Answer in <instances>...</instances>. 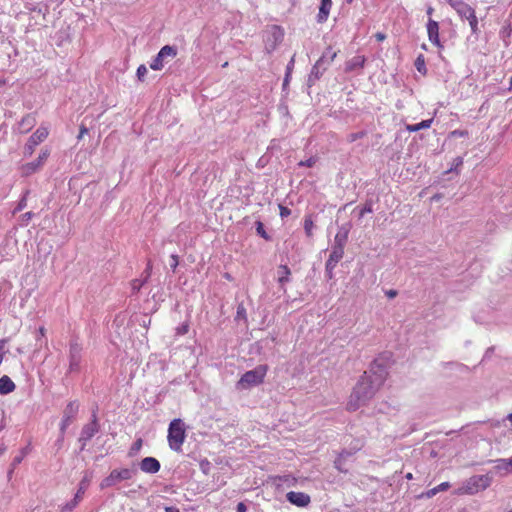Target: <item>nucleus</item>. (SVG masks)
<instances>
[{
	"label": "nucleus",
	"mask_w": 512,
	"mask_h": 512,
	"mask_svg": "<svg viewBox=\"0 0 512 512\" xmlns=\"http://www.w3.org/2000/svg\"><path fill=\"white\" fill-rule=\"evenodd\" d=\"M388 375L387 365L382 358L373 361L368 371H365L354 387L347 408L356 411L365 405L383 385Z\"/></svg>",
	"instance_id": "nucleus-1"
},
{
	"label": "nucleus",
	"mask_w": 512,
	"mask_h": 512,
	"mask_svg": "<svg viewBox=\"0 0 512 512\" xmlns=\"http://www.w3.org/2000/svg\"><path fill=\"white\" fill-rule=\"evenodd\" d=\"M186 439L185 424L180 418L173 419L168 427L167 440L171 450L182 451V445Z\"/></svg>",
	"instance_id": "nucleus-2"
},
{
	"label": "nucleus",
	"mask_w": 512,
	"mask_h": 512,
	"mask_svg": "<svg viewBox=\"0 0 512 512\" xmlns=\"http://www.w3.org/2000/svg\"><path fill=\"white\" fill-rule=\"evenodd\" d=\"M266 373V365H258L253 370L245 372L236 384L237 389L246 390L261 384Z\"/></svg>",
	"instance_id": "nucleus-3"
},
{
	"label": "nucleus",
	"mask_w": 512,
	"mask_h": 512,
	"mask_svg": "<svg viewBox=\"0 0 512 512\" xmlns=\"http://www.w3.org/2000/svg\"><path fill=\"white\" fill-rule=\"evenodd\" d=\"M491 484V477L486 475H475L469 478L456 493L459 495L468 494L473 495L480 490L486 489Z\"/></svg>",
	"instance_id": "nucleus-4"
},
{
	"label": "nucleus",
	"mask_w": 512,
	"mask_h": 512,
	"mask_svg": "<svg viewBox=\"0 0 512 512\" xmlns=\"http://www.w3.org/2000/svg\"><path fill=\"white\" fill-rule=\"evenodd\" d=\"M137 473L136 469L122 468V469H114L110 472V474L105 477L100 487L102 489L116 486L122 481L130 480Z\"/></svg>",
	"instance_id": "nucleus-5"
},
{
	"label": "nucleus",
	"mask_w": 512,
	"mask_h": 512,
	"mask_svg": "<svg viewBox=\"0 0 512 512\" xmlns=\"http://www.w3.org/2000/svg\"><path fill=\"white\" fill-rule=\"evenodd\" d=\"M99 430L100 424L98 422L96 412H93L91 421L83 426L78 439L79 443H81V451L85 449L87 442L90 441L94 435L99 432Z\"/></svg>",
	"instance_id": "nucleus-6"
},
{
	"label": "nucleus",
	"mask_w": 512,
	"mask_h": 512,
	"mask_svg": "<svg viewBox=\"0 0 512 512\" xmlns=\"http://www.w3.org/2000/svg\"><path fill=\"white\" fill-rule=\"evenodd\" d=\"M177 55V49L174 46H163L158 54L150 63V68L153 70H161L164 67V62L167 58H174Z\"/></svg>",
	"instance_id": "nucleus-7"
},
{
	"label": "nucleus",
	"mask_w": 512,
	"mask_h": 512,
	"mask_svg": "<svg viewBox=\"0 0 512 512\" xmlns=\"http://www.w3.org/2000/svg\"><path fill=\"white\" fill-rule=\"evenodd\" d=\"M328 67L329 61H326L325 57H320L311 69L307 79V86L311 88L316 83V81L321 78Z\"/></svg>",
	"instance_id": "nucleus-8"
},
{
	"label": "nucleus",
	"mask_w": 512,
	"mask_h": 512,
	"mask_svg": "<svg viewBox=\"0 0 512 512\" xmlns=\"http://www.w3.org/2000/svg\"><path fill=\"white\" fill-rule=\"evenodd\" d=\"M81 346L76 342H71L69 347V372H78L81 362Z\"/></svg>",
	"instance_id": "nucleus-9"
},
{
	"label": "nucleus",
	"mask_w": 512,
	"mask_h": 512,
	"mask_svg": "<svg viewBox=\"0 0 512 512\" xmlns=\"http://www.w3.org/2000/svg\"><path fill=\"white\" fill-rule=\"evenodd\" d=\"M48 136V130L44 127H39L28 139L25 145V154H32L34 148L44 141Z\"/></svg>",
	"instance_id": "nucleus-10"
},
{
	"label": "nucleus",
	"mask_w": 512,
	"mask_h": 512,
	"mask_svg": "<svg viewBox=\"0 0 512 512\" xmlns=\"http://www.w3.org/2000/svg\"><path fill=\"white\" fill-rule=\"evenodd\" d=\"M48 156H49V150L48 149L42 150L40 152L38 158L35 161L29 162V163H26L25 165H23V167H22L23 174L28 176V175H31L32 173L36 172L44 164V162L47 160Z\"/></svg>",
	"instance_id": "nucleus-11"
},
{
	"label": "nucleus",
	"mask_w": 512,
	"mask_h": 512,
	"mask_svg": "<svg viewBox=\"0 0 512 512\" xmlns=\"http://www.w3.org/2000/svg\"><path fill=\"white\" fill-rule=\"evenodd\" d=\"M287 500L297 506V507H306L310 503V496L304 492H288L286 494Z\"/></svg>",
	"instance_id": "nucleus-12"
},
{
	"label": "nucleus",
	"mask_w": 512,
	"mask_h": 512,
	"mask_svg": "<svg viewBox=\"0 0 512 512\" xmlns=\"http://www.w3.org/2000/svg\"><path fill=\"white\" fill-rule=\"evenodd\" d=\"M427 34L428 39L432 44L436 45L438 48L443 47L439 39V24L431 18H429L427 22Z\"/></svg>",
	"instance_id": "nucleus-13"
},
{
	"label": "nucleus",
	"mask_w": 512,
	"mask_h": 512,
	"mask_svg": "<svg viewBox=\"0 0 512 512\" xmlns=\"http://www.w3.org/2000/svg\"><path fill=\"white\" fill-rule=\"evenodd\" d=\"M160 468V462L154 457H145L140 462V469L145 473L155 474Z\"/></svg>",
	"instance_id": "nucleus-14"
},
{
	"label": "nucleus",
	"mask_w": 512,
	"mask_h": 512,
	"mask_svg": "<svg viewBox=\"0 0 512 512\" xmlns=\"http://www.w3.org/2000/svg\"><path fill=\"white\" fill-rule=\"evenodd\" d=\"M491 462L495 463L493 470L495 473L500 475H507L512 473V458L510 459H496L491 460Z\"/></svg>",
	"instance_id": "nucleus-15"
},
{
	"label": "nucleus",
	"mask_w": 512,
	"mask_h": 512,
	"mask_svg": "<svg viewBox=\"0 0 512 512\" xmlns=\"http://www.w3.org/2000/svg\"><path fill=\"white\" fill-rule=\"evenodd\" d=\"M452 8L462 19H468V17L475 12L474 9L463 0H458L452 3Z\"/></svg>",
	"instance_id": "nucleus-16"
},
{
	"label": "nucleus",
	"mask_w": 512,
	"mask_h": 512,
	"mask_svg": "<svg viewBox=\"0 0 512 512\" xmlns=\"http://www.w3.org/2000/svg\"><path fill=\"white\" fill-rule=\"evenodd\" d=\"M78 410L79 405L76 401L69 402L63 411L62 419L65 420L66 422L72 423L76 418Z\"/></svg>",
	"instance_id": "nucleus-17"
},
{
	"label": "nucleus",
	"mask_w": 512,
	"mask_h": 512,
	"mask_svg": "<svg viewBox=\"0 0 512 512\" xmlns=\"http://www.w3.org/2000/svg\"><path fill=\"white\" fill-rule=\"evenodd\" d=\"M353 456V452L343 450L334 461L335 468L342 473H347L348 469L345 467L346 461Z\"/></svg>",
	"instance_id": "nucleus-18"
},
{
	"label": "nucleus",
	"mask_w": 512,
	"mask_h": 512,
	"mask_svg": "<svg viewBox=\"0 0 512 512\" xmlns=\"http://www.w3.org/2000/svg\"><path fill=\"white\" fill-rule=\"evenodd\" d=\"M331 7L332 0H321L319 13L317 15V21L319 23H324L325 21H327Z\"/></svg>",
	"instance_id": "nucleus-19"
},
{
	"label": "nucleus",
	"mask_w": 512,
	"mask_h": 512,
	"mask_svg": "<svg viewBox=\"0 0 512 512\" xmlns=\"http://www.w3.org/2000/svg\"><path fill=\"white\" fill-rule=\"evenodd\" d=\"M365 57L361 55L354 56L346 63L345 71L351 72L358 68H363L365 64Z\"/></svg>",
	"instance_id": "nucleus-20"
},
{
	"label": "nucleus",
	"mask_w": 512,
	"mask_h": 512,
	"mask_svg": "<svg viewBox=\"0 0 512 512\" xmlns=\"http://www.w3.org/2000/svg\"><path fill=\"white\" fill-rule=\"evenodd\" d=\"M343 255V250L332 248L329 258L326 261L329 269H335L337 263L343 258Z\"/></svg>",
	"instance_id": "nucleus-21"
},
{
	"label": "nucleus",
	"mask_w": 512,
	"mask_h": 512,
	"mask_svg": "<svg viewBox=\"0 0 512 512\" xmlns=\"http://www.w3.org/2000/svg\"><path fill=\"white\" fill-rule=\"evenodd\" d=\"M15 390L14 382L6 375L0 378V394L6 395Z\"/></svg>",
	"instance_id": "nucleus-22"
},
{
	"label": "nucleus",
	"mask_w": 512,
	"mask_h": 512,
	"mask_svg": "<svg viewBox=\"0 0 512 512\" xmlns=\"http://www.w3.org/2000/svg\"><path fill=\"white\" fill-rule=\"evenodd\" d=\"M277 273H278V282L281 287H283L284 284L290 282L291 270L287 265H280L278 267Z\"/></svg>",
	"instance_id": "nucleus-23"
},
{
	"label": "nucleus",
	"mask_w": 512,
	"mask_h": 512,
	"mask_svg": "<svg viewBox=\"0 0 512 512\" xmlns=\"http://www.w3.org/2000/svg\"><path fill=\"white\" fill-rule=\"evenodd\" d=\"M348 239V231L341 232L339 231L334 238V244L332 248L340 249L344 251L345 244Z\"/></svg>",
	"instance_id": "nucleus-24"
},
{
	"label": "nucleus",
	"mask_w": 512,
	"mask_h": 512,
	"mask_svg": "<svg viewBox=\"0 0 512 512\" xmlns=\"http://www.w3.org/2000/svg\"><path fill=\"white\" fill-rule=\"evenodd\" d=\"M433 122V118L431 119H427V120H423L421 121L420 123H417V124H413V125H407L406 129L410 132H417L421 129H427L431 126Z\"/></svg>",
	"instance_id": "nucleus-25"
},
{
	"label": "nucleus",
	"mask_w": 512,
	"mask_h": 512,
	"mask_svg": "<svg viewBox=\"0 0 512 512\" xmlns=\"http://www.w3.org/2000/svg\"><path fill=\"white\" fill-rule=\"evenodd\" d=\"M81 500H79V495H75L74 498L67 502L64 505H59V512H71L75 509V507L79 504Z\"/></svg>",
	"instance_id": "nucleus-26"
},
{
	"label": "nucleus",
	"mask_w": 512,
	"mask_h": 512,
	"mask_svg": "<svg viewBox=\"0 0 512 512\" xmlns=\"http://www.w3.org/2000/svg\"><path fill=\"white\" fill-rule=\"evenodd\" d=\"M415 67L416 69L422 73V74H425L426 73V66H425V59H424V56L421 54L419 55L416 60H415Z\"/></svg>",
	"instance_id": "nucleus-27"
},
{
	"label": "nucleus",
	"mask_w": 512,
	"mask_h": 512,
	"mask_svg": "<svg viewBox=\"0 0 512 512\" xmlns=\"http://www.w3.org/2000/svg\"><path fill=\"white\" fill-rule=\"evenodd\" d=\"M467 20L469 21V25L471 27L472 33L477 34L478 33V19L476 17L475 12L472 13L471 16H469Z\"/></svg>",
	"instance_id": "nucleus-28"
},
{
	"label": "nucleus",
	"mask_w": 512,
	"mask_h": 512,
	"mask_svg": "<svg viewBox=\"0 0 512 512\" xmlns=\"http://www.w3.org/2000/svg\"><path fill=\"white\" fill-rule=\"evenodd\" d=\"M29 194V190H26L23 197L18 202L17 206L15 207L13 213H17L19 211H22L27 206V195Z\"/></svg>",
	"instance_id": "nucleus-29"
},
{
	"label": "nucleus",
	"mask_w": 512,
	"mask_h": 512,
	"mask_svg": "<svg viewBox=\"0 0 512 512\" xmlns=\"http://www.w3.org/2000/svg\"><path fill=\"white\" fill-rule=\"evenodd\" d=\"M312 228H313V221L310 216L305 217L304 220V230L308 237L312 236Z\"/></svg>",
	"instance_id": "nucleus-30"
},
{
	"label": "nucleus",
	"mask_w": 512,
	"mask_h": 512,
	"mask_svg": "<svg viewBox=\"0 0 512 512\" xmlns=\"http://www.w3.org/2000/svg\"><path fill=\"white\" fill-rule=\"evenodd\" d=\"M146 283V279H143V280H139V279H134L132 282H131V289H132V292L135 294V293H138L141 289V287Z\"/></svg>",
	"instance_id": "nucleus-31"
},
{
	"label": "nucleus",
	"mask_w": 512,
	"mask_h": 512,
	"mask_svg": "<svg viewBox=\"0 0 512 512\" xmlns=\"http://www.w3.org/2000/svg\"><path fill=\"white\" fill-rule=\"evenodd\" d=\"M373 212V203L371 200L366 201L364 206L361 208L359 217L362 218L366 213H372Z\"/></svg>",
	"instance_id": "nucleus-32"
},
{
	"label": "nucleus",
	"mask_w": 512,
	"mask_h": 512,
	"mask_svg": "<svg viewBox=\"0 0 512 512\" xmlns=\"http://www.w3.org/2000/svg\"><path fill=\"white\" fill-rule=\"evenodd\" d=\"M256 231H257V234L260 235L265 240H269L270 239V237L266 233V231L264 229V225H263V223L261 221H257L256 222Z\"/></svg>",
	"instance_id": "nucleus-33"
},
{
	"label": "nucleus",
	"mask_w": 512,
	"mask_h": 512,
	"mask_svg": "<svg viewBox=\"0 0 512 512\" xmlns=\"http://www.w3.org/2000/svg\"><path fill=\"white\" fill-rule=\"evenodd\" d=\"M321 57H325L326 61H329V65L333 62L336 57V52L332 50V48H327L326 51L322 54Z\"/></svg>",
	"instance_id": "nucleus-34"
},
{
	"label": "nucleus",
	"mask_w": 512,
	"mask_h": 512,
	"mask_svg": "<svg viewBox=\"0 0 512 512\" xmlns=\"http://www.w3.org/2000/svg\"><path fill=\"white\" fill-rule=\"evenodd\" d=\"M147 72H148L147 67L144 64L140 65L138 67L137 73H136L138 80L143 82L145 80V76H146Z\"/></svg>",
	"instance_id": "nucleus-35"
},
{
	"label": "nucleus",
	"mask_w": 512,
	"mask_h": 512,
	"mask_svg": "<svg viewBox=\"0 0 512 512\" xmlns=\"http://www.w3.org/2000/svg\"><path fill=\"white\" fill-rule=\"evenodd\" d=\"M71 425V423L69 422H66L65 420H61V423H60V438L58 439V443H61L63 441V438H64V433L66 431V429Z\"/></svg>",
	"instance_id": "nucleus-36"
},
{
	"label": "nucleus",
	"mask_w": 512,
	"mask_h": 512,
	"mask_svg": "<svg viewBox=\"0 0 512 512\" xmlns=\"http://www.w3.org/2000/svg\"><path fill=\"white\" fill-rule=\"evenodd\" d=\"M141 447H142V439L136 440L134 442V444L132 445L129 454L130 455H134L135 453H137L141 449Z\"/></svg>",
	"instance_id": "nucleus-37"
},
{
	"label": "nucleus",
	"mask_w": 512,
	"mask_h": 512,
	"mask_svg": "<svg viewBox=\"0 0 512 512\" xmlns=\"http://www.w3.org/2000/svg\"><path fill=\"white\" fill-rule=\"evenodd\" d=\"M33 123H34V118L29 115L24 117L21 121V125L26 127L27 130L30 129V127L33 125Z\"/></svg>",
	"instance_id": "nucleus-38"
},
{
	"label": "nucleus",
	"mask_w": 512,
	"mask_h": 512,
	"mask_svg": "<svg viewBox=\"0 0 512 512\" xmlns=\"http://www.w3.org/2000/svg\"><path fill=\"white\" fill-rule=\"evenodd\" d=\"M179 264V259H178V256L175 255V254H172L171 255V262H170V267L173 271L176 270L177 266Z\"/></svg>",
	"instance_id": "nucleus-39"
},
{
	"label": "nucleus",
	"mask_w": 512,
	"mask_h": 512,
	"mask_svg": "<svg viewBox=\"0 0 512 512\" xmlns=\"http://www.w3.org/2000/svg\"><path fill=\"white\" fill-rule=\"evenodd\" d=\"M315 163H316V159L311 157V158H309V159H307L305 161H301L299 163V165L300 166H306V167H313L315 165Z\"/></svg>",
	"instance_id": "nucleus-40"
},
{
	"label": "nucleus",
	"mask_w": 512,
	"mask_h": 512,
	"mask_svg": "<svg viewBox=\"0 0 512 512\" xmlns=\"http://www.w3.org/2000/svg\"><path fill=\"white\" fill-rule=\"evenodd\" d=\"M364 135H365V132H363V131L357 132V133H352L349 135V141L354 142V141L364 137Z\"/></svg>",
	"instance_id": "nucleus-41"
},
{
	"label": "nucleus",
	"mask_w": 512,
	"mask_h": 512,
	"mask_svg": "<svg viewBox=\"0 0 512 512\" xmlns=\"http://www.w3.org/2000/svg\"><path fill=\"white\" fill-rule=\"evenodd\" d=\"M85 489H86V484H85L84 481H81L80 486H79V488H78V490H77V492L75 494V495H79V500L82 499V497H83V495L85 493Z\"/></svg>",
	"instance_id": "nucleus-42"
},
{
	"label": "nucleus",
	"mask_w": 512,
	"mask_h": 512,
	"mask_svg": "<svg viewBox=\"0 0 512 512\" xmlns=\"http://www.w3.org/2000/svg\"><path fill=\"white\" fill-rule=\"evenodd\" d=\"M450 488V483L449 482H443L441 484H439L438 486L435 487L437 493L439 492H442V491H446Z\"/></svg>",
	"instance_id": "nucleus-43"
},
{
	"label": "nucleus",
	"mask_w": 512,
	"mask_h": 512,
	"mask_svg": "<svg viewBox=\"0 0 512 512\" xmlns=\"http://www.w3.org/2000/svg\"><path fill=\"white\" fill-rule=\"evenodd\" d=\"M280 216L282 218L288 217L291 214V210L285 206L280 205Z\"/></svg>",
	"instance_id": "nucleus-44"
},
{
	"label": "nucleus",
	"mask_w": 512,
	"mask_h": 512,
	"mask_svg": "<svg viewBox=\"0 0 512 512\" xmlns=\"http://www.w3.org/2000/svg\"><path fill=\"white\" fill-rule=\"evenodd\" d=\"M468 135L466 130H454L451 132L452 137H465Z\"/></svg>",
	"instance_id": "nucleus-45"
},
{
	"label": "nucleus",
	"mask_w": 512,
	"mask_h": 512,
	"mask_svg": "<svg viewBox=\"0 0 512 512\" xmlns=\"http://www.w3.org/2000/svg\"><path fill=\"white\" fill-rule=\"evenodd\" d=\"M463 164V158L462 157H456L453 161V167L451 168V170L453 169H457L459 166H461Z\"/></svg>",
	"instance_id": "nucleus-46"
},
{
	"label": "nucleus",
	"mask_w": 512,
	"mask_h": 512,
	"mask_svg": "<svg viewBox=\"0 0 512 512\" xmlns=\"http://www.w3.org/2000/svg\"><path fill=\"white\" fill-rule=\"evenodd\" d=\"M151 272H152V264H151V262L149 261V262L147 263V267H146V269H145V270H144V272H143V273L145 274V278H144V279H146V281H147V280H148V278L150 277Z\"/></svg>",
	"instance_id": "nucleus-47"
},
{
	"label": "nucleus",
	"mask_w": 512,
	"mask_h": 512,
	"mask_svg": "<svg viewBox=\"0 0 512 512\" xmlns=\"http://www.w3.org/2000/svg\"><path fill=\"white\" fill-rule=\"evenodd\" d=\"M188 332V325L183 324L177 328V334L178 335H184Z\"/></svg>",
	"instance_id": "nucleus-48"
},
{
	"label": "nucleus",
	"mask_w": 512,
	"mask_h": 512,
	"mask_svg": "<svg viewBox=\"0 0 512 512\" xmlns=\"http://www.w3.org/2000/svg\"><path fill=\"white\" fill-rule=\"evenodd\" d=\"M294 62H295L294 57H292L286 66V74L291 75L293 67H294Z\"/></svg>",
	"instance_id": "nucleus-49"
},
{
	"label": "nucleus",
	"mask_w": 512,
	"mask_h": 512,
	"mask_svg": "<svg viewBox=\"0 0 512 512\" xmlns=\"http://www.w3.org/2000/svg\"><path fill=\"white\" fill-rule=\"evenodd\" d=\"M34 216V213L29 211V212H26L22 215V221L23 222H28L29 220H31V218Z\"/></svg>",
	"instance_id": "nucleus-50"
},
{
	"label": "nucleus",
	"mask_w": 512,
	"mask_h": 512,
	"mask_svg": "<svg viewBox=\"0 0 512 512\" xmlns=\"http://www.w3.org/2000/svg\"><path fill=\"white\" fill-rule=\"evenodd\" d=\"M436 494H437V491H436V489H435V487H434V488H432V489H429L427 492H425V493L423 494V496H425V497H427V498H432V497H434Z\"/></svg>",
	"instance_id": "nucleus-51"
},
{
	"label": "nucleus",
	"mask_w": 512,
	"mask_h": 512,
	"mask_svg": "<svg viewBox=\"0 0 512 512\" xmlns=\"http://www.w3.org/2000/svg\"><path fill=\"white\" fill-rule=\"evenodd\" d=\"M23 455H20V456H16L13 461H12V468H15L18 464H20L23 460Z\"/></svg>",
	"instance_id": "nucleus-52"
},
{
	"label": "nucleus",
	"mask_w": 512,
	"mask_h": 512,
	"mask_svg": "<svg viewBox=\"0 0 512 512\" xmlns=\"http://www.w3.org/2000/svg\"><path fill=\"white\" fill-rule=\"evenodd\" d=\"M246 511H247V507H246L245 503L239 502L236 506V512H246Z\"/></svg>",
	"instance_id": "nucleus-53"
},
{
	"label": "nucleus",
	"mask_w": 512,
	"mask_h": 512,
	"mask_svg": "<svg viewBox=\"0 0 512 512\" xmlns=\"http://www.w3.org/2000/svg\"><path fill=\"white\" fill-rule=\"evenodd\" d=\"M386 296L389 298V299H393L397 296L398 292L396 290H393V289H390V290H387L385 292Z\"/></svg>",
	"instance_id": "nucleus-54"
},
{
	"label": "nucleus",
	"mask_w": 512,
	"mask_h": 512,
	"mask_svg": "<svg viewBox=\"0 0 512 512\" xmlns=\"http://www.w3.org/2000/svg\"><path fill=\"white\" fill-rule=\"evenodd\" d=\"M333 270L334 269H329L328 265L325 264V274L329 279L333 277Z\"/></svg>",
	"instance_id": "nucleus-55"
},
{
	"label": "nucleus",
	"mask_w": 512,
	"mask_h": 512,
	"mask_svg": "<svg viewBox=\"0 0 512 512\" xmlns=\"http://www.w3.org/2000/svg\"><path fill=\"white\" fill-rule=\"evenodd\" d=\"M87 133H88V129L84 125H82L80 127V133L78 135V139H81L84 136V134H87Z\"/></svg>",
	"instance_id": "nucleus-56"
},
{
	"label": "nucleus",
	"mask_w": 512,
	"mask_h": 512,
	"mask_svg": "<svg viewBox=\"0 0 512 512\" xmlns=\"http://www.w3.org/2000/svg\"><path fill=\"white\" fill-rule=\"evenodd\" d=\"M165 512H180V510L175 506H166L164 508Z\"/></svg>",
	"instance_id": "nucleus-57"
},
{
	"label": "nucleus",
	"mask_w": 512,
	"mask_h": 512,
	"mask_svg": "<svg viewBox=\"0 0 512 512\" xmlns=\"http://www.w3.org/2000/svg\"><path fill=\"white\" fill-rule=\"evenodd\" d=\"M44 335H45V328L44 327H40L39 328V334L36 336V339L40 340V338L44 337Z\"/></svg>",
	"instance_id": "nucleus-58"
},
{
	"label": "nucleus",
	"mask_w": 512,
	"mask_h": 512,
	"mask_svg": "<svg viewBox=\"0 0 512 512\" xmlns=\"http://www.w3.org/2000/svg\"><path fill=\"white\" fill-rule=\"evenodd\" d=\"M375 38L378 40V41H383L385 38H386V35L381 33V32H378L375 34Z\"/></svg>",
	"instance_id": "nucleus-59"
},
{
	"label": "nucleus",
	"mask_w": 512,
	"mask_h": 512,
	"mask_svg": "<svg viewBox=\"0 0 512 512\" xmlns=\"http://www.w3.org/2000/svg\"><path fill=\"white\" fill-rule=\"evenodd\" d=\"M290 76H291V75L285 74V78H284V81H283V87H284V88H285V87H286V85L289 83Z\"/></svg>",
	"instance_id": "nucleus-60"
},
{
	"label": "nucleus",
	"mask_w": 512,
	"mask_h": 512,
	"mask_svg": "<svg viewBox=\"0 0 512 512\" xmlns=\"http://www.w3.org/2000/svg\"><path fill=\"white\" fill-rule=\"evenodd\" d=\"M245 312V309L243 306H239L238 309H237V314L240 315V314H243Z\"/></svg>",
	"instance_id": "nucleus-61"
},
{
	"label": "nucleus",
	"mask_w": 512,
	"mask_h": 512,
	"mask_svg": "<svg viewBox=\"0 0 512 512\" xmlns=\"http://www.w3.org/2000/svg\"><path fill=\"white\" fill-rule=\"evenodd\" d=\"M433 11H434L433 7L429 6V7L427 8V14H428L429 16H430V15H432Z\"/></svg>",
	"instance_id": "nucleus-62"
},
{
	"label": "nucleus",
	"mask_w": 512,
	"mask_h": 512,
	"mask_svg": "<svg viewBox=\"0 0 512 512\" xmlns=\"http://www.w3.org/2000/svg\"><path fill=\"white\" fill-rule=\"evenodd\" d=\"M405 478L411 480L413 478L412 473H407Z\"/></svg>",
	"instance_id": "nucleus-63"
},
{
	"label": "nucleus",
	"mask_w": 512,
	"mask_h": 512,
	"mask_svg": "<svg viewBox=\"0 0 512 512\" xmlns=\"http://www.w3.org/2000/svg\"><path fill=\"white\" fill-rule=\"evenodd\" d=\"M507 418H508V420H509V421L511 422V424H512V413H510V414L508 415V417H507Z\"/></svg>",
	"instance_id": "nucleus-64"
}]
</instances>
